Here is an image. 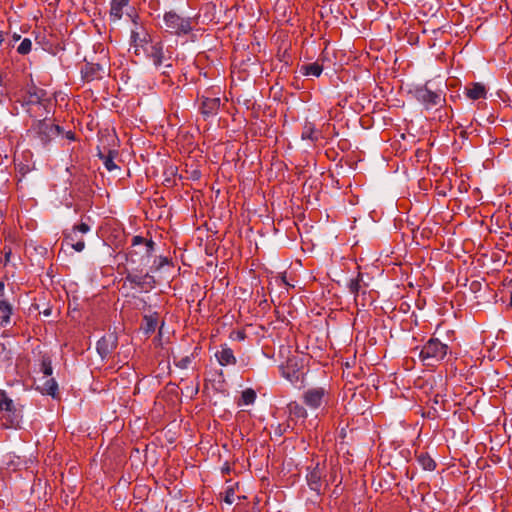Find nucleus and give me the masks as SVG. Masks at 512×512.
<instances>
[{
  "mask_svg": "<svg viewBox=\"0 0 512 512\" xmlns=\"http://www.w3.org/2000/svg\"><path fill=\"white\" fill-rule=\"evenodd\" d=\"M236 334V339L241 341V340H244L246 338V334L244 331H237L235 332Z\"/></svg>",
  "mask_w": 512,
  "mask_h": 512,
  "instance_id": "58836bf2",
  "label": "nucleus"
},
{
  "mask_svg": "<svg viewBox=\"0 0 512 512\" xmlns=\"http://www.w3.org/2000/svg\"><path fill=\"white\" fill-rule=\"evenodd\" d=\"M40 371L43 377H50L53 373L52 362L49 356H43L40 364Z\"/></svg>",
  "mask_w": 512,
  "mask_h": 512,
  "instance_id": "bb28decb",
  "label": "nucleus"
},
{
  "mask_svg": "<svg viewBox=\"0 0 512 512\" xmlns=\"http://www.w3.org/2000/svg\"><path fill=\"white\" fill-rule=\"evenodd\" d=\"M126 280L131 284L141 288V289H152L155 286V279L153 276L149 274H145L144 276H140L137 274H128L126 276Z\"/></svg>",
  "mask_w": 512,
  "mask_h": 512,
  "instance_id": "2eb2a0df",
  "label": "nucleus"
},
{
  "mask_svg": "<svg viewBox=\"0 0 512 512\" xmlns=\"http://www.w3.org/2000/svg\"><path fill=\"white\" fill-rule=\"evenodd\" d=\"M191 363V358L189 356H185L183 358H181L177 363L176 365L182 369H185L187 368Z\"/></svg>",
  "mask_w": 512,
  "mask_h": 512,
  "instance_id": "c9c22d12",
  "label": "nucleus"
},
{
  "mask_svg": "<svg viewBox=\"0 0 512 512\" xmlns=\"http://www.w3.org/2000/svg\"><path fill=\"white\" fill-rule=\"evenodd\" d=\"M79 239H82V238L78 237V233L71 230L70 232H67L64 234L63 244L65 243L66 245H70Z\"/></svg>",
  "mask_w": 512,
  "mask_h": 512,
  "instance_id": "2f4dec72",
  "label": "nucleus"
},
{
  "mask_svg": "<svg viewBox=\"0 0 512 512\" xmlns=\"http://www.w3.org/2000/svg\"><path fill=\"white\" fill-rule=\"evenodd\" d=\"M288 410L290 415L296 417V418H302L305 419L307 417V411L306 409L297 403L296 401L290 402L288 404Z\"/></svg>",
  "mask_w": 512,
  "mask_h": 512,
  "instance_id": "393cba45",
  "label": "nucleus"
},
{
  "mask_svg": "<svg viewBox=\"0 0 512 512\" xmlns=\"http://www.w3.org/2000/svg\"><path fill=\"white\" fill-rule=\"evenodd\" d=\"M44 96V92L41 89H38L36 87H33L27 92V95L25 97V102L27 105H30L29 112L32 111L37 112L36 110L44 108V105L42 103V97Z\"/></svg>",
  "mask_w": 512,
  "mask_h": 512,
  "instance_id": "ddd939ff",
  "label": "nucleus"
},
{
  "mask_svg": "<svg viewBox=\"0 0 512 512\" xmlns=\"http://www.w3.org/2000/svg\"><path fill=\"white\" fill-rule=\"evenodd\" d=\"M13 306L4 298H0V326L5 328L12 322Z\"/></svg>",
  "mask_w": 512,
  "mask_h": 512,
  "instance_id": "dca6fc26",
  "label": "nucleus"
},
{
  "mask_svg": "<svg viewBox=\"0 0 512 512\" xmlns=\"http://www.w3.org/2000/svg\"><path fill=\"white\" fill-rule=\"evenodd\" d=\"M158 325V313H153L151 315H145L143 317V322L141 325V329L145 334H151L155 332Z\"/></svg>",
  "mask_w": 512,
  "mask_h": 512,
  "instance_id": "4be33fe9",
  "label": "nucleus"
},
{
  "mask_svg": "<svg viewBox=\"0 0 512 512\" xmlns=\"http://www.w3.org/2000/svg\"><path fill=\"white\" fill-rule=\"evenodd\" d=\"M415 97L427 109L441 106L445 101L444 98H442L441 93L432 91L427 86L416 89Z\"/></svg>",
  "mask_w": 512,
  "mask_h": 512,
  "instance_id": "6e6552de",
  "label": "nucleus"
},
{
  "mask_svg": "<svg viewBox=\"0 0 512 512\" xmlns=\"http://www.w3.org/2000/svg\"><path fill=\"white\" fill-rule=\"evenodd\" d=\"M301 137L304 140L308 139L312 142H316L319 139V132L315 130L312 123H306L303 127Z\"/></svg>",
  "mask_w": 512,
  "mask_h": 512,
  "instance_id": "b1692460",
  "label": "nucleus"
},
{
  "mask_svg": "<svg viewBox=\"0 0 512 512\" xmlns=\"http://www.w3.org/2000/svg\"><path fill=\"white\" fill-rule=\"evenodd\" d=\"M130 0H111L110 18L112 21H118L122 18L123 8L129 4Z\"/></svg>",
  "mask_w": 512,
  "mask_h": 512,
  "instance_id": "412c9836",
  "label": "nucleus"
},
{
  "mask_svg": "<svg viewBox=\"0 0 512 512\" xmlns=\"http://www.w3.org/2000/svg\"><path fill=\"white\" fill-rule=\"evenodd\" d=\"M100 64L86 63L81 70L82 76L86 81L101 78L100 72L102 71Z\"/></svg>",
  "mask_w": 512,
  "mask_h": 512,
  "instance_id": "6ab92c4d",
  "label": "nucleus"
},
{
  "mask_svg": "<svg viewBox=\"0 0 512 512\" xmlns=\"http://www.w3.org/2000/svg\"><path fill=\"white\" fill-rule=\"evenodd\" d=\"M164 23L166 31L177 36L189 34L196 24L192 18H183L172 11L165 13Z\"/></svg>",
  "mask_w": 512,
  "mask_h": 512,
  "instance_id": "7ed1b4c3",
  "label": "nucleus"
},
{
  "mask_svg": "<svg viewBox=\"0 0 512 512\" xmlns=\"http://www.w3.org/2000/svg\"><path fill=\"white\" fill-rule=\"evenodd\" d=\"M323 474L324 468L320 467L319 463H317L316 466L307 475V482L309 487L317 493H320L323 487Z\"/></svg>",
  "mask_w": 512,
  "mask_h": 512,
  "instance_id": "f8f14e48",
  "label": "nucleus"
},
{
  "mask_svg": "<svg viewBox=\"0 0 512 512\" xmlns=\"http://www.w3.org/2000/svg\"><path fill=\"white\" fill-rule=\"evenodd\" d=\"M69 246H71L75 251L81 252L85 248V242L83 239H79L76 242L70 244Z\"/></svg>",
  "mask_w": 512,
  "mask_h": 512,
  "instance_id": "f704fd0d",
  "label": "nucleus"
},
{
  "mask_svg": "<svg viewBox=\"0 0 512 512\" xmlns=\"http://www.w3.org/2000/svg\"><path fill=\"white\" fill-rule=\"evenodd\" d=\"M4 41V34L0 32V44Z\"/></svg>",
  "mask_w": 512,
  "mask_h": 512,
  "instance_id": "c03bdc74",
  "label": "nucleus"
},
{
  "mask_svg": "<svg viewBox=\"0 0 512 512\" xmlns=\"http://www.w3.org/2000/svg\"><path fill=\"white\" fill-rule=\"evenodd\" d=\"M38 389L43 393L56 398L58 395V384L54 378L43 377Z\"/></svg>",
  "mask_w": 512,
  "mask_h": 512,
  "instance_id": "a211bd4d",
  "label": "nucleus"
},
{
  "mask_svg": "<svg viewBox=\"0 0 512 512\" xmlns=\"http://www.w3.org/2000/svg\"><path fill=\"white\" fill-rule=\"evenodd\" d=\"M282 281H283L286 285H289V284L286 282V277H285V276H283V277H282Z\"/></svg>",
  "mask_w": 512,
  "mask_h": 512,
  "instance_id": "a18cd8bd",
  "label": "nucleus"
},
{
  "mask_svg": "<svg viewBox=\"0 0 512 512\" xmlns=\"http://www.w3.org/2000/svg\"><path fill=\"white\" fill-rule=\"evenodd\" d=\"M4 293V283L0 281V298H3Z\"/></svg>",
  "mask_w": 512,
  "mask_h": 512,
  "instance_id": "79ce46f5",
  "label": "nucleus"
},
{
  "mask_svg": "<svg viewBox=\"0 0 512 512\" xmlns=\"http://www.w3.org/2000/svg\"><path fill=\"white\" fill-rule=\"evenodd\" d=\"M323 71L322 65L318 62L304 64L300 67V72L305 76L319 77Z\"/></svg>",
  "mask_w": 512,
  "mask_h": 512,
  "instance_id": "5701e85b",
  "label": "nucleus"
},
{
  "mask_svg": "<svg viewBox=\"0 0 512 512\" xmlns=\"http://www.w3.org/2000/svg\"><path fill=\"white\" fill-rule=\"evenodd\" d=\"M0 411L3 413L2 424L6 428L17 427L21 421L20 412L6 391L0 390Z\"/></svg>",
  "mask_w": 512,
  "mask_h": 512,
  "instance_id": "20e7f679",
  "label": "nucleus"
},
{
  "mask_svg": "<svg viewBox=\"0 0 512 512\" xmlns=\"http://www.w3.org/2000/svg\"><path fill=\"white\" fill-rule=\"evenodd\" d=\"M72 230L76 233L85 234L90 231V226L85 222H81L80 224L74 225Z\"/></svg>",
  "mask_w": 512,
  "mask_h": 512,
  "instance_id": "473e14b6",
  "label": "nucleus"
},
{
  "mask_svg": "<svg viewBox=\"0 0 512 512\" xmlns=\"http://www.w3.org/2000/svg\"><path fill=\"white\" fill-rule=\"evenodd\" d=\"M417 460L425 470L432 471L436 467L435 461L427 453H420L417 456Z\"/></svg>",
  "mask_w": 512,
  "mask_h": 512,
  "instance_id": "a878e982",
  "label": "nucleus"
},
{
  "mask_svg": "<svg viewBox=\"0 0 512 512\" xmlns=\"http://www.w3.org/2000/svg\"><path fill=\"white\" fill-rule=\"evenodd\" d=\"M361 281H362V276H361V274H358L357 278L351 280L349 283L350 292L353 293L355 296H357L359 294V291L361 289V284H360Z\"/></svg>",
  "mask_w": 512,
  "mask_h": 512,
  "instance_id": "c756f323",
  "label": "nucleus"
},
{
  "mask_svg": "<svg viewBox=\"0 0 512 512\" xmlns=\"http://www.w3.org/2000/svg\"><path fill=\"white\" fill-rule=\"evenodd\" d=\"M103 158V163L107 170L112 171L115 168H117L116 164L114 163V155L112 151H109V154L107 156H101Z\"/></svg>",
  "mask_w": 512,
  "mask_h": 512,
  "instance_id": "7c9ffc66",
  "label": "nucleus"
},
{
  "mask_svg": "<svg viewBox=\"0 0 512 512\" xmlns=\"http://www.w3.org/2000/svg\"><path fill=\"white\" fill-rule=\"evenodd\" d=\"M144 52L147 53V56L153 61L155 66H160L163 63L164 52L161 42L153 43L150 41L144 48Z\"/></svg>",
  "mask_w": 512,
  "mask_h": 512,
  "instance_id": "4468645a",
  "label": "nucleus"
},
{
  "mask_svg": "<svg viewBox=\"0 0 512 512\" xmlns=\"http://www.w3.org/2000/svg\"><path fill=\"white\" fill-rule=\"evenodd\" d=\"M62 134H64V137L70 141H74L76 140V135L73 131H67V132H63Z\"/></svg>",
  "mask_w": 512,
  "mask_h": 512,
  "instance_id": "4c0bfd02",
  "label": "nucleus"
},
{
  "mask_svg": "<svg viewBox=\"0 0 512 512\" xmlns=\"http://www.w3.org/2000/svg\"><path fill=\"white\" fill-rule=\"evenodd\" d=\"M62 133L63 129L59 125L48 120L47 117L34 120L30 128L27 130L28 137L35 141L38 146L43 148L47 147L56 136Z\"/></svg>",
  "mask_w": 512,
  "mask_h": 512,
  "instance_id": "f257e3e1",
  "label": "nucleus"
},
{
  "mask_svg": "<svg viewBox=\"0 0 512 512\" xmlns=\"http://www.w3.org/2000/svg\"><path fill=\"white\" fill-rule=\"evenodd\" d=\"M149 35L142 28L136 25L135 29L131 31V44L135 48V53L139 54V48H144L149 44Z\"/></svg>",
  "mask_w": 512,
  "mask_h": 512,
  "instance_id": "9b49d317",
  "label": "nucleus"
},
{
  "mask_svg": "<svg viewBox=\"0 0 512 512\" xmlns=\"http://www.w3.org/2000/svg\"><path fill=\"white\" fill-rule=\"evenodd\" d=\"M168 262L167 258H160V263L157 268L162 267L164 264Z\"/></svg>",
  "mask_w": 512,
  "mask_h": 512,
  "instance_id": "ea45409f",
  "label": "nucleus"
},
{
  "mask_svg": "<svg viewBox=\"0 0 512 512\" xmlns=\"http://www.w3.org/2000/svg\"><path fill=\"white\" fill-rule=\"evenodd\" d=\"M509 305L512 308V292H511V296H510V303H509Z\"/></svg>",
  "mask_w": 512,
  "mask_h": 512,
  "instance_id": "49530a36",
  "label": "nucleus"
},
{
  "mask_svg": "<svg viewBox=\"0 0 512 512\" xmlns=\"http://www.w3.org/2000/svg\"><path fill=\"white\" fill-rule=\"evenodd\" d=\"M117 346V337L113 334H106L97 342V352L102 358L108 356Z\"/></svg>",
  "mask_w": 512,
  "mask_h": 512,
  "instance_id": "9d476101",
  "label": "nucleus"
},
{
  "mask_svg": "<svg viewBox=\"0 0 512 512\" xmlns=\"http://www.w3.org/2000/svg\"><path fill=\"white\" fill-rule=\"evenodd\" d=\"M215 356L219 364L222 366L234 365L236 363L234 353L232 349L229 347H222L221 350L218 351Z\"/></svg>",
  "mask_w": 512,
  "mask_h": 512,
  "instance_id": "aec40b11",
  "label": "nucleus"
},
{
  "mask_svg": "<svg viewBox=\"0 0 512 512\" xmlns=\"http://www.w3.org/2000/svg\"><path fill=\"white\" fill-rule=\"evenodd\" d=\"M330 393L324 387H313L303 393V403L310 409H318L322 404H327Z\"/></svg>",
  "mask_w": 512,
  "mask_h": 512,
  "instance_id": "423d86ee",
  "label": "nucleus"
},
{
  "mask_svg": "<svg viewBox=\"0 0 512 512\" xmlns=\"http://www.w3.org/2000/svg\"><path fill=\"white\" fill-rule=\"evenodd\" d=\"M281 371L283 377L293 384L302 383L304 381L305 372L296 358H288L286 364L281 366Z\"/></svg>",
  "mask_w": 512,
  "mask_h": 512,
  "instance_id": "0eeeda50",
  "label": "nucleus"
},
{
  "mask_svg": "<svg viewBox=\"0 0 512 512\" xmlns=\"http://www.w3.org/2000/svg\"><path fill=\"white\" fill-rule=\"evenodd\" d=\"M32 42L29 38H24L20 45L17 47V52L21 55H27L30 53Z\"/></svg>",
  "mask_w": 512,
  "mask_h": 512,
  "instance_id": "c85d7f7f",
  "label": "nucleus"
},
{
  "mask_svg": "<svg viewBox=\"0 0 512 512\" xmlns=\"http://www.w3.org/2000/svg\"><path fill=\"white\" fill-rule=\"evenodd\" d=\"M199 101V110L205 119L215 116L218 113L221 103L219 97H210L208 95H202L199 98Z\"/></svg>",
  "mask_w": 512,
  "mask_h": 512,
  "instance_id": "1a4fd4ad",
  "label": "nucleus"
},
{
  "mask_svg": "<svg viewBox=\"0 0 512 512\" xmlns=\"http://www.w3.org/2000/svg\"><path fill=\"white\" fill-rule=\"evenodd\" d=\"M448 350L439 339L430 338L419 351V358L425 366H434L446 357Z\"/></svg>",
  "mask_w": 512,
  "mask_h": 512,
  "instance_id": "f03ea898",
  "label": "nucleus"
},
{
  "mask_svg": "<svg viewBox=\"0 0 512 512\" xmlns=\"http://www.w3.org/2000/svg\"><path fill=\"white\" fill-rule=\"evenodd\" d=\"M234 494H235L234 488L228 487L225 491L224 501L227 504H232L234 502Z\"/></svg>",
  "mask_w": 512,
  "mask_h": 512,
  "instance_id": "72a5a7b5",
  "label": "nucleus"
},
{
  "mask_svg": "<svg viewBox=\"0 0 512 512\" xmlns=\"http://www.w3.org/2000/svg\"><path fill=\"white\" fill-rule=\"evenodd\" d=\"M466 96L471 100H479L486 98V88L481 83H471L465 87Z\"/></svg>",
  "mask_w": 512,
  "mask_h": 512,
  "instance_id": "f3484780",
  "label": "nucleus"
},
{
  "mask_svg": "<svg viewBox=\"0 0 512 512\" xmlns=\"http://www.w3.org/2000/svg\"><path fill=\"white\" fill-rule=\"evenodd\" d=\"M11 250L5 252V263L10 260Z\"/></svg>",
  "mask_w": 512,
  "mask_h": 512,
  "instance_id": "a19ab883",
  "label": "nucleus"
},
{
  "mask_svg": "<svg viewBox=\"0 0 512 512\" xmlns=\"http://www.w3.org/2000/svg\"><path fill=\"white\" fill-rule=\"evenodd\" d=\"M20 38H21V36L19 34H17V33H14L13 36H12V40L14 42L19 41Z\"/></svg>",
  "mask_w": 512,
  "mask_h": 512,
  "instance_id": "37998d69",
  "label": "nucleus"
},
{
  "mask_svg": "<svg viewBox=\"0 0 512 512\" xmlns=\"http://www.w3.org/2000/svg\"><path fill=\"white\" fill-rule=\"evenodd\" d=\"M255 399H256V392L251 388H247L241 394V403L242 404H245V405L253 404Z\"/></svg>",
  "mask_w": 512,
  "mask_h": 512,
  "instance_id": "cd10ccee",
  "label": "nucleus"
},
{
  "mask_svg": "<svg viewBox=\"0 0 512 512\" xmlns=\"http://www.w3.org/2000/svg\"><path fill=\"white\" fill-rule=\"evenodd\" d=\"M155 243L151 239H145L142 236H134L132 238L131 247L128 257L131 262H136L135 256H139V261H148L152 257Z\"/></svg>",
  "mask_w": 512,
  "mask_h": 512,
  "instance_id": "39448f33",
  "label": "nucleus"
},
{
  "mask_svg": "<svg viewBox=\"0 0 512 512\" xmlns=\"http://www.w3.org/2000/svg\"><path fill=\"white\" fill-rule=\"evenodd\" d=\"M7 76H8V73L6 71H2L0 69V86L7 85Z\"/></svg>",
  "mask_w": 512,
  "mask_h": 512,
  "instance_id": "e433bc0d",
  "label": "nucleus"
}]
</instances>
